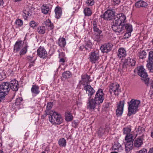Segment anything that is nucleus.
Returning <instances> with one entry per match:
<instances>
[{"label":"nucleus","mask_w":153,"mask_h":153,"mask_svg":"<svg viewBox=\"0 0 153 153\" xmlns=\"http://www.w3.org/2000/svg\"><path fill=\"white\" fill-rule=\"evenodd\" d=\"M5 78V76L2 71L0 70V81H1Z\"/></svg>","instance_id":"obj_51"},{"label":"nucleus","mask_w":153,"mask_h":153,"mask_svg":"<svg viewBox=\"0 0 153 153\" xmlns=\"http://www.w3.org/2000/svg\"><path fill=\"white\" fill-rule=\"evenodd\" d=\"M94 0H88L86 1V3L88 5L92 6L94 4Z\"/></svg>","instance_id":"obj_50"},{"label":"nucleus","mask_w":153,"mask_h":153,"mask_svg":"<svg viewBox=\"0 0 153 153\" xmlns=\"http://www.w3.org/2000/svg\"><path fill=\"white\" fill-rule=\"evenodd\" d=\"M148 5V4L143 0H139L135 4L134 6L137 8L140 7H146Z\"/></svg>","instance_id":"obj_21"},{"label":"nucleus","mask_w":153,"mask_h":153,"mask_svg":"<svg viewBox=\"0 0 153 153\" xmlns=\"http://www.w3.org/2000/svg\"><path fill=\"white\" fill-rule=\"evenodd\" d=\"M123 134H126V135H127L128 134H129L131 133L130 132L131 129L129 128H123Z\"/></svg>","instance_id":"obj_43"},{"label":"nucleus","mask_w":153,"mask_h":153,"mask_svg":"<svg viewBox=\"0 0 153 153\" xmlns=\"http://www.w3.org/2000/svg\"><path fill=\"white\" fill-rule=\"evenodd\" d=\"M99 104L92 97H88L87 101V108L90 111L94 110Z\"/></svg>","instance_id":"obj_8"},{"label":"nucleus","mask_w":153,"mask_h":153,"mask_svg":"<svg viewBox=\"0 0 153 153\" xmlns=\"http://www.w3.org/2000/svg\"><path fill=\"white\" fill-rule=\"evenodd\" d=\"M29 25L31 27L34 29L37 26V23L34 21H31L29 23Z\"/></svg>","instance_id":"obj_44"},{"label":"nucleus","mask_w":153,"mask_h":153,"mask_svg":"<svg viewBox=\"0 0 153 153\" xmlns=\"http://www.w3.org/2000/svg\"><path fill=\"white\" fill-rule=\"evenodd\" d=\"M10 88L13 91H17L19 88V84L18 81L14 79L11 81L10 82Z\"/></svg>","instance_id":"obj_18"},{"label":"nucleus","mask_w":153,"mask_h":153,"mask_svg":"<svg viewBox=\"0 0 153 153\" xmlns=\"http://www.w3.org/2000/svg\"><path fill=\"white\" fill-rule=\"evenodd\" d=\"M148 153H153V148L150 149Z\"/></svg>","instance_id":"obj_57"},{"label":"nucleus","mask_w":153,"mask_h":153,"mask_svg":"<svg viewBox=\"0 0 153 153\" xmlns=\"http://www.w3.org/2000/svg\"><path fill=\"white\" fill-rule=\"evenodd\" d=\"M27 59L30 62H34L35 61L36 59V58L34 57L30 56H28Z\"/></svg>","instance_id":"obj_49"},{"label":"nucleus","mask_w":153,"mask_h":153,"mask_svg":"<svg viewBox=\"0 0 153 153\" xmlns=\"http://www.w3.org/2000/svg\"><path fill=\"white\" fill-rule=\"evenodd\" d=\"M59 62H62V63H63L65 62V60L63 58H61L60 59Z\"/></svg>","instance_id":"obj_56"},{"label":"nucleus","mask_w":153,"mask_h":153,"mask_svg":"<svg viewBox=\"0 0 153 153\" xmlns=\"http://www.w3.org/2000/svg\"><path fill=\"white\" fill-rule=\"evenodd\" d=\"M22 101L23 99L22 97H18L16 100L15 104L16 105H19L22 103Z\"/></svg>","instance_id":"obj_45"},{"label":"nucleus","mask_w":153,"mask_h":153,"mask_svg":"<svg viewBox=\"0 0 153 153\" xmlns=\"http://www.w3.org/2000/svg\"><path fill=\"white\" fill-rule=\"evenodd\" d=\"M92 25L95 40L97 41H100L103 38V35L101 34L102 31L98 27L97 23L96 21H93Z\"/></svg>","instance_id":"obj_6"},{"label":"nucleus","mask_w":153,"mask_h":153,"mask_svg":"<svg viewBox=\"0 0 153 153\" xmlns=\"http://www.w3.org/2000/svg\"><path fill=\"white\" fill-rule=\"evenodd\" d=\"M126 62L128 63V64L129 65V66H134L135 65L136 61L134 58H129L128 59Z\"/></svg>","instance_id":"obj_34"},{"label":"nucleus","mask_w":153,"mask_h":153,"mask_svg":"<svg viewBox=\"0 0 153 153\" xmlns=\"http://www.w3.org/2000/svg\"><path fill=\"white\" fill-rule=\"evenodd\" d=\"M119 85L117 83L111 84L110 86L109 92L111 94L113 93L115 95H118L120 91Z\"/></svg>","instance_id":"obj_12"},{"label":"nucleus","mask_w":153,"mask_h":153,"mask_svg":"<svg viewBox=\"0 0 153 153\" xmlns=\"http://www.w3.org/2000/svg\"><path fill=\"white\" fill-rule=\"evenodd\" d=\"M125 37H127V38H128V37L129 36H128V35H127L126 36L125 35Z\"/></svg>","instance_id":"obj_64"},{"label":"nucleus","mask_w":153,"mask_h":153,"mask_svg":"<svg viewBox=\"0 0 153 153\" xmlns=\"http://www.w3.org/2000/svg\"><path fill=\"white\" fill-rule=\"evenodd\" d=\"M113 150H117L119 152H121L123 150V148L121 144L117 141L114 142V144L112 146Z\"/></svg>","instance_id":"obj_24"},{"label":"nucleus","mask_w":153,"mask_h":153,"mask_svg":"<svg viewBox=\"0 0 153 153\" xmlns=\"http://www.w3.org/2000/svg\"><path fill=\"white\" fill-rule=\"evenodd\" d=\"M22 42V41L16 42L13 48L14 52L15 53L18 52L22 48L23 44Z\"/></svg>","instance_id":"obj_19"},{"label":"nucleus","mask_w":153,"mask_h":153,"mask_svg":"<svg viewBox=\"0 0 153 153\" xmlns=\"http://www.w3.org/2000/svg\"><path fill=\"white\" fill-rule=\"evenodd\" d=\"M126 31V33H125V35L126 36L128 35V36H130L131 33L132 31V25L129 24H126L123 25L120 28H119L118 30L116 33H119L122 31Z\"/></svg>","instance_id":"obj_7"},{"label":"nucleus","mask_w":153,"mask_h":153,"mask_svg":"<svg viewBox=\"0 0 153 153\" xmlns=\"http://www.w3.org/2000/svg\"><path fill=\"white\" fill-rule=\"evenodd\" d=\"M147 150L145 149H143L140 151L137 152L136 153H146Z\"/></svg>","instance_id":"obj_52"},{"label":"nucleus","mask_w":153,"mask_h":153,"mask_svg":"<svg viewBox=\"0 0 153 153\" xmlns=\"http://www.w3.org/2000/svg\"><path fill=\"white\" fill-rule=\"evenodd\" d=\"M73 119V117L69 112H67L65 114V119L67 121H70Z\"/></svg>","instance_id":"obj_33"},{"label":"nucleus","mask_w":153,"mask_h":153,"mask_svg":"<svg viewBox=\"0 0 153 153\" xmlns=\"http://www.w3.org/2000/svg\"><path fill=\"white\" fill-rule=\"evenodd\" d=\"M138 132L140 135L138 137L136 138L134 142V146L136 147H140L143 144L144 137V129L142 127L138 128Z\"/></svg>","instance_id":"obj_4"},{"label":"nucleus","mask_w":153,"mask_h":153,"mask_svg":"<svg viewBox=\"0 0 153 153\" xmlns=\"http://www.w3.org/2000/svg\"><path fill=\"white\" fill-rule=\"evenodd\" d=\"M37 52V55L41 58L45 59L47 57V52L43 47H40Z\"/></svg>","instance_id":"obj_15"},{"label":"nucleus","mask_w":153,"mask_h":153,"mask_svg":"<svg viewBox=\"0 0 153 153\" xmlns=\"http://www.w3.org/2000/svg\"><path fill=\"white\" fill-rule=\"evenodd\" d=\"M52 104L51 102H49L48 103L46 107V109L45 111L47 114H49V112L48 113V111L51 109V108L52 107Z\"/></svg>","instance_id":"obj_42"},{"label":"nucleus","mask_w":153,"mask_h":153,"mask_svg":"<svg viewBox=\"0 0 153 153\" xmlns=\"http://www.w3.org/2000/svg\"><path fill=\"white\" fill-rule=\"evenodd\" d=\"M50 10L49 7L47 5H43L41 9L42 12L45 14H47Z\"/></svg>","instance_id":"obj_32"},{"label":"nucleus","mask_w":153,"mask_h":153,"mask_svg":"<svg viewBox=\"0 0 153 153\" xmlns=\"http://www.w3.org/2000/svg\"><path fill=\"white\" fill-rule=\"evenodd\" d=\"M88 59L92 63H95L99 59V52L96 51L91 52Z\"/></svg>","instance_id":"obj_11"},{"label":"nucleus","mask_w":153,"mask_h":153,"mask_svg":"<svg viewBox=\"0 0 153 153\" xmlns=\"http://www.w3.org/2000/svg\"><path fill=\"white\" fill-rule=\"evenodd\" d=\"M15 23L18 27H21L23 25V22L20 19H18L16 21Z\"/></svg>","instance_id":"obj_46"},{"label":"nucleus","mask_w":153,"mask_h":153,"mask_svg":"<svg viewBox=\"0 0 153 153\" xmlns=\"http://www.w3.org/2000/svg\"><path fill=\"white\" fill-rule=\"evenodd\" d=\"M140 101L137 100L132 99L128 102V115L131 116L132 114H135L138 110V108L140 105Z\"/></svg>","instance_id":"obj_2"},{"label":"nucleus","mask_w":153,"mask_h":153,"mask_svg":"<svg viewBox=\"0 0 153 153\" xmlns=\"http://www.w3.org/2000/svg\"><path fill=\"white\" fill-rule=\"evenodd\" d=\"M83 12L85 16H91L92 14L91 11L89 8H85L84 9Z\"/></svg>","instance_id":"obj_36"},{"label":"nucleus","mask_w":153,"mask_h":153,"mask_svg":"<svg viewBox=\"0 0 153 153\" xmlns=\"http://www.w3.org/2000/svg\"><path fill=\"white\" fill-rule=\"evenodd\" d=\"M28 47L27 45L25 46L22 49L20 50L19 52L20 55L21 56L22 55H24L27 52V48Z\"/></svg>","instance_id":"obj_38"},{"label":"nucleus","mask_w":153,"mask_h":153,"mask_svg":"<svg viewBox=\"0 0 153 153\" xmlns=\"http://www.w3.org/2000/svg\"><path fill=\"white\" fill-rule=\"evenodd\" d=\"M81 77L82 80L84 83H88L91 81L90 76L87 74H83Z\"/></svg>","instance_id":"obj_29"},{"label":"nucleus","mask_w":153,"mask_h":153,"mask_svg":"<svg viewBox=\"0 0 153 153\" xmlns=\"http://www.w3.org/2000/svg\"><path fill=\"white\" fill-rule=\"evenodd\" d=\"M0 153H3V151L0 150Z\"/></svg>","instance_id":"obj_63"},{"label":"nucleus","mask_w":153,"mask_h":153,"mask_svg":"<svg viewBox=\"0 0 153 153\" xmlns=\"http://www.w3.org/2000/svg\"><path fill=\"white\" fill-rule=\"evenodd\" d=\"M3 0H0V6L3 4Z\"/></svg>","instance_id":"obj_59"},{"label":"nucleus","mask_w":153,"mask_h":153,"mask_svg":"<svg viewBox=\"0 0 153 153\" xmlns=\"http://www.w3.org/2000/svg\"><path fill=\"white\" fill-rule=\"evenodd\" d=\"M133 142H126L125 144L126 151L127 153L129 152L132 149Z\"/></svg>","instance_id":"obj_27"},{"label":"nucleus","mask_w":153,"mask_h":153,"mask_svg":"<svg viewBox=\"0 0 153 153\" xmlns=\"http://www.w3.org/2000/svg\"><path fill=\"white\" fill-rule=\"evenodd\" d=\"M14 0V1L15 2H18V1H21L22 0Z\"/></svg>","instance_id":"obj_62"},{"label":"nucleus","mask_w":153,"mask_h":153,"mask_svg":"<svg viewBox=\"0 0 153 153\" xmlns=\"http://www.w3.org/2000/svg\"><path fill=\"white\" fill-rule=\"evenodd\" d=\"M31 12L30 8H25L22 12V15L24 19H26L27 17L31 15Z\"/></svg>","instance_id":"obj_23"},{"label":"nucleus","mask_w":153,"mask_h":153,"mask_svg":"<svg viewBox=\"0 0 153 153\" xmlns=\"http://www.w3.org/2000/svg\"><path fill=\"white\" fill-rule=\"evenodd\" d=\"M99 104L102 102L104 99L103 91L101 89H99L96 92L94 99Z\"/></svg>","instance_id":"obj_9"},{"label":"nucleus","mask_w":153,"mask_h":153,"mask_svg":"<svg viewBox=\"0 0 153 153\" xmlns=\"http://www.w3.org/2000/svg\"><path fill=\"white\" fill-rule=\"evenodd\" d=\"M114 15V13L112 10H108L104 13L102 17L105 20L109 21L115 17Z\"/></svg>","instance_id":"obj_14"},{"label":"nucleus","mask_w":153,"mask_h":153,"mask_svg":"<svg viewBox=\"0 0 153 153\" xmlns=\"http://www.w3.org/2000/svg\"><path fill=\"white\" fill-rule=\"evenodd\" d=\"M0 88L8 93L10 90L9 84L8 82H3L0 85Z\"/></svg>","instance_id":"obj_22"},{"label":"nucleus","mask_w":153,"mask_h":153,"mask_svg":"<svg viewBox=\"0 0 153 153\" xmlns=\"http://www.w3.org/2000/svg\"><path fill=\"white\" fill-rule=\"evenodd\" d=\"M59 45L61 48L64 47L66 44V42L65 39V38H60L59 39Z\"/></svg>","instance_id":"obj_31"},{"label":"nucleus","mask_w":153,"mask_h":153,"mask_svg":"<svg viewBox=\"0 0 153 153\" xmlns=\"http://www.w3.org/2000/svg\"><path fill=\"white\" fill-rule=\"evenodd\" d=\"M151 137L153 138V131H152L151 133Z\"/></svg>","instance_id":"obj_61"},{"label":"nucleus","mask_w":153,"mask_h":153,"mask_svg":"<svg viewBox=\"0 0 153 153\" xmlns=\"http://www.w3.org/2000/svg\"><path fill=\"white\" fill-rule=\"evenodd\" d=\"M104 132L105 131L103 128H100L98 131V135L101 136L103 134Z\"/></svg>","instance_id":"obj_48"},{"label":"nucleus","mask_w":153,"mask_h":153,"mask_svg":"<svg viewBox=\"0 0 153 153\" xmlns=\"http://www.w3.org/2000/svg\"><path fill=\"white\" fill-rule=\"evenodd\" d=\"M138 75L141 77V79L143 80L147 85L149 84V78H148L147 74L143 66H140L137 67Z\"/></svg>","instance_id":"obj_5"},{"label":"nucleus","mask_w":153,"mask_h":153,"mask_svg":"<svg viewBox=\"0 0 153 153\" xmlns=\"http://www.w3.org/2000/svg\"><path fill=\"white\" fill-rule=\"evenodd\" d=\"M46 26L50 27V29L52 30L54 26L53 23H51V21L48 20L45 23Z\"/></svg>","instance_id":"obj_41"},{"label":"nucleus","mask_w":153,"mask_h":153,"mask_svg":"<svg viewBox=\"0 0 153 153\" xmlns=\"http://www.w3.org/2000/svg\"><path fill=\"white\" fill-rule=\"evenodd\" d=\"M113 46V45L110 43L105 44L101 46L100 50L103 53H107L111 50Z\"/></svg>","instance_id":"obj_17"},{"label":"nucleus","mask_w":153,"mask_h":153,"mask_svg":"<svg viewBox=\"0 0 153 153\" xmlns=\"http://www.w3.org/2000/svg\"><path fill=\"white\" fill-rule=\"evenodd\" d=\"M84 89L86 91L88 97H92V96L95 92L94 89L90 85H88L84 86Z\"/></svg>","instance_id":"obj_16"},{"label":"nucleus","mask_w":153,"mask_h":153,"mask_svg":"<svg viewBox=\"0 0 153 153\" xmlns=\"http://www.w3.org/2000/svg\"><path fill=\"white\" fill-rule=\"evenodd\" d=\"M92 43L89 41L86 43L85 48L86 50L89 51L92 48Z\"/></svg>","instance_id":"obj_39"},{"label":"nucleus","mask_w":153,"mask_h":153,"mask_svg":"<svg viewBox=\"0 0 153 153\" xmlns=\"http://www.w3.org/2000/svg\"><path fill=\"white\" fill-rule=\"evenodd\" d=\"M45 27L43 26H39L37 29V31L40 34H44L45 32Z\"/></svg>","instance_id":"obj_30"},{"label":"nucleus","mask_w":153,"mask_h":153,"mask_svg":"<svg viewBox=\"0 0 153 153\" xmlns=\"http://www.w3.org/2000/svg\"><path fill=\"white\" fill-rule=\"evenodd\" d=\"M133 140V136L132 134H128L126 135L125 137V140L128 142H132Z\"/></svg>","instance_id":"obj_37"},{"label":"nucleus","mask_w":153,"mask_h":153,"mask_svg":"<svg viewBox=\"0 0 153 153\" xmlns=\"http://www.w3.org/2000/svg\"><path fill=\"white\" fill-rule=\"evenodd\" d=\"M46 115H47L46 114H45L43 115H42L41 116L42 118L44 119L45 118V117L46 116Z\"/></svg>","instance_id":"obj_58"},{"label":"nucleus","mask_w":153,"mask_h":153,"mask_svg":"<svg viewBox=\"0 0 153 153\" xmlns=\"http://www.w3.org/2000/svg\"><path fill=\"white\" fill-rule=\"evenodd\" d=\"M146 52L144 51H143L139 52L138 56L140 58L143 59L146 57Z\"/></svg>","instance_id":"obj_40"},{"label":"nucleus","mask_w":153,"mask_h":153,"mask_svg":"<svg viewBox=\"0 0 153 153\" xmlns=\"http://www.w3.org/2000/svg\"><path fill=\"white\" fill-rule=\"evenodd\" d=\"M34 62H30L28 66L29 68H30L32 66H34Z\"/></svg>","instance_id":"obj_55"},{"label":"nucleus","mask_w":153,"mask_h":153,"mask_svg":"<svg viewBox=\"0 0 153 153\" xmlns=\"http://www.w3.org/2000/svg\"><path fill=\"white\" fill-rule=\"evenodd\" d=\"M56 17L57 19L59 18L62 15V12L61 8L58 7H56L55 9Z\"/></svg>","instance_id":"obj_26"},{"label":"nucleus","mask_w":153,"mask_h":153,"mask_svg":"<svg viewBox=\"0 0 153 153\" xmlns=\"http://www.w3.org/2000/svg\"><path fill=\"white\" fill-rule=\"evenodd\" d=\"M49 115L50 121L53 124H59L62 122V118L61 115L52 111H50Z\"/></svg>","instance_id":"obj_3"},{"label":"nucleus","mask_w":153,"mask_h":153,"mask_svg":"<svg viewBox=\"0 0 153 153\" xmlns=\"http://www.w3.org/2000/svg\"><path fill=\"white\" fill-rule=\"evenodd\" d=\"M66 141L64 138H60L58 142L59 146L61 147H65L66 145Z\"/></svg>","instance_id":"obj_28"},{"label":"nucleus","mask_w":153,"mask_h":153,"mask_svg":"<svg viewBox=\"0 0 153 153\" xmlns=\"http://www.w3.org/2000/svg\"><path fill=\"white\" fill-rule=\"evenodd\" d=\"M126 17L125 15L122 13L116 15L114 19L111 23V28L115 32L120 28L123 24L126 23Z\"/></svg>","instance_id":"obj_1"},{"label":"nucleus","mask_w":153,"mask_h":153,"mask_svg":"<svg viewBox=\"0 0 153 153\" xmlns=\"http://www.w3.org/2000/svg\"><path fill=\"white\" fill-rule=\"evenodd\" d=\"M125 101L124 100L120 101L117 104V109L116 110V114L117 117L120 116L122 115L124 106Z\"/></svg>","instance_id":"obj_13"},{"label":"nucleus","mask_w":153,"mask_h":153,"mask_svg":"<svg viewBox=\"0 0 153 153\" xmlns=\"http://www.w3.org/2000/svg\"><path fill=\"white\" fill-rule=\"evenodd\" d=\"M129 65L128 64V63L126 62H125L123 65L122 70L125 71L127 70V68Z\"/></svg>","instance_id":"obj_47"},{"label":"nucleus","mask_w":153,"mask_h":153,"mask_svg":"<svg viewBox=\"0 0 153 153\" xmlns=\"http://www.w3.org/2000/svg\"><path fill=\"white\" fill-rule=\"evenodd\" d=\"M32 93L35 95L38 94L40 92L39 87L36 85H33L31 88Z\"/></svg>","instance_id":"obj_25"},{"label":"nucleus","mask_w":153,"mask_h":153,"mask_svg":"<svg viewBox=\"0 0 153 153\" xmlns=\"http://www.w3.org/2000/svg\"><path fill=\"white\" fill-rule=\"evenodd\" d=\"M149 94L151 99H153V91L150 90Z\"/></svg>","instance_id":"obj_53"},{"label":"nucleus","mask_w":153,"mask_h":153,"mask_svg":"<svg viewBox=\"0 0 153 153\" xmlns=\"http://www.w3.org/2000/svg\"><path fill=\"white\" fill-rule=\"evenodd\" d=\"M151 86L153 88V80L152 81V82L151 83Z\"/></svg>","instance_id":"obj_60"},{"label":"nucleus","mask_w":153,"mask_h":153,"mask_svg":"<svg viewBox=\"0 0 153 153\" xmlns=\"http://www.w3.org/2000/svg\"><path fill=\"white\" fill-rule=\"evenodd\" d=\"M114 2L115 3V4H118L120 2V0H115L114 1Z\"/></svg>","instance_id":"obj_54"},{"label":"nucleus","mask_w":153,"mask_h":153,"mask_svg":"<svg viewBox=\"0 0 153 153\" xmlns=\"http://www.w3.org/2000/svg\"><path fill=\"white\" fill-rule=\"evenodd\" d=\"M146 67L151 72H153V51L149 52Z\"/></svg>","instance_id":"obj_10"},{"label":"nucleus","mask_w":153,"mask_h":153,"mask_svg":"<svg viewBox=\"0 0 153 153\" xmlns=\"http://www.w3.org/2000/svg\"><path fill=\"white\" fill-rule=\"evenodd\" d=\"M117 55L120 59H123L126 55L125 50L123 48H119L118 51Z\"/></svg>","instance_id":"obj_20"},{"label":"nucleus","mask_w":153,"mask_h":153,"mask_svg":"<svg viewBox=\"0 0 153 153\" xmlns=\"http://www.w3.org/2000/svg\"><path fill=\"white\" fill-rule=\"evenodd\" d=\"M62 76L63 78L68 79L71 77L72 74L71 73L70 71H67L63 73Z\"/></svg>","instance_id":"obj_35"}]
</instances>
